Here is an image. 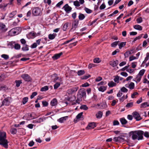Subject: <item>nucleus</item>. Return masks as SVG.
<instances>
[{
	"instance_id": "obj_27",
	"label": "nucleus",
	"mask_w": 149,
	"mask_h": 149,
	"mask_svg": "<svg viewBox=\"0 0 149 149\" xmlns=\"http://www.w3.org/2000/svg\"><path fill=\"white\" fill-rule=\"evenodd\" d=\"M22 50L23 51H27L29 50L28 46L26 45H24L22 48Z\"/></svg>"
},
{
	"instance_id": "obj_49",
	"label": "nucleus",
	"mask_w": 149,
	"mask_h": 149,
	"mask_svg": "<svg viewBox=\"0 0 149 149\" xmlns=\"http://www.w3.org/2000/svg\"><path fill=\"white\" fill-rule=\"evenodd\" d=\"M80 109H83L85 110H86L88 109V107L86 105H81L80 107Z\"/></svg>"
},
{
	"instance_id": "obj_10",
	"label": "nucleus",
	"mask_w": 149,
	"mask_h": 149,
	"mask_svg": "<svg viewBox=\"0 0 149 149\" xmlns=\"http://www.w3.org/2000/svg\"><path fill=\"white\" fill-rule=\"evenodd\" d=\"M79 23V21L78 20H75L72 24V28L71 30L74 31L77 27Z\"/></svg>"
},
{
	"instance_id": "obj_36",
	"label": "nucleus",
	"mask_w": 149,
	"mask_h": 149,
	"mask_svg": "<svg viewBox=\"0 0 149 149\" xmlns=\"http://www.w3.org/2000/svg\"><path fill=\"white\" fill-rule=\"evenodd\" d=\"M85 73V72L84 70H79L77 72V74L79 76H81L84 74Z\"/></svg>"
},
{
	"instance_id": "obj_34",
	"label": "nucleus",
	"mask_w": 149,
	"mask_h": 149,
	"mask_svg": "<svg viewBox=\"0 0 149 149\" xmlns=\"http://www.w3.org/2000/svg\"><path fill=\"white\" fill-rule=\"evenodd\" d=\"M16 31L17 30L15 29H12L10 31V32L11 33L13 34V35H15L19 33L18 32H17Z\"/></svg>"
},
{
	"instance_id": "obj_55",
	"label": "nucleus",
	"mask_w": 149,
	"mask_h": 149,
	"mask_svg": "<svg viewBox=\"0 0 149 149\" xmlns=\"http://www.w3.org/2000/svg\"><path fill=\"white\" fill-rule=\"evenodd\" d=\"M136 20L137 23L139 24L140 23L143 21L142 18L141 17L137 18Z\"/></svg>"
},
{
	"instance_id": "obj_63",
	"label": "nucleus",
	"mask_w": 149,
	"mask_h": 149,
	"mask_svg": "<svg viewBox=\"0 0 149 149\" xmlns=\"http://www.w3.org/2000/svg\"><path fill=\"white\" fill-rule=\"evenodd\" d=\"M123 95L122 92L121 91H119L117 95V96L118 97H120Z\"/></svg>"
},
{
	"instance_id": "obj_18",
	"label": "nucleus",
	"mask_w": 149,
	"mask_h": 149,
	"mask_svg": "<svg viewBox=\"0 0 149 149\" xmlns=\"http://www.w3.org/2000/svg\"><path fill=\"white\" fill-rule=\"evenodd\" d=\"M68 118V116L62 117L58 119L57 121L60 123H63L64 121H65Z\"/></svg>"
},
{
	"instance_id": "obj_51",
	"label": "nucleus",
	"mask_w": 149,
	"mask_h": 149,
	"mask_svg": "<svg viewBox=\"0 0 149 149\" xmlns=\"http://www.w3.org/2000/svg\"><path fill=\"white\" fill-rule=\"evenodd\" d=\"M100 61V60L99 58H96L93 60V62L95 63H99Z\"/></svg>"
},
{
	"instance_id": "obj_9",
	"label": "nucleus",
	"mask_w": 149,
	"mask_h": 149,
	"mask_svg": "<svg viewBox=\"0 0 149 149\" xmlns=\"http://www.w3.org/2000/svg\"><path fill=\"white\" fill-rule=\"evenodd\" d=\"M63 9H64L66 12L68 13L72 10V8L68 5V4H66L63 7Z\"/></svg>"
},
{
	"instance_id": "obj_32",
	"label": "nucleus",
	"mask_w": 149,
	"mask_h": 149,
	"mask_svg": "<svg viewBox=\"0 0 149 149\" xmlns=\"http://www.w3.org/2000/svg\"><path fill=\"white\" fill-rule=\"evenodd\" d=\"M127 97H128V96H127V95H126L125 96V95H124L122 97H121L119 99L120 101V102H122L125 99L127 98Z\"/></svg>"
},
{
	"instance_id": "obj_64",
	"label": "nucleus",
	"mask_w": 149,
	"mask_h": 149,
	"mask_svg": "<svg viewBox=\"0 0 149 149\" xmlns=\"http://www.w3.org/2000/svg\"><path fill=\"white\" fill-rule=\"evenodd\" d=\"M63 3V1H61L58 2L56 5V6L58 7H60V6Z\"/></svg>"
},
{
	"instance_id": "obj_48",
	"label": "nucleus",
	"mask_w": 149,
	"mask_h": 149,
	"mask_svg": "<svg viewBox=\"0 0 149 149\" xmlns=\"http://www.w3.org/2000/svg\"><path fill=\"white\" fill-rule=\"evenodd\" d=\"M82 100L81 98L80 97V96H77V99L75 101L77 104H79L80 102Z\"/></svg>"
},
{
	"instance_id": "obj_6",
	"label": "nucleus",
	"mask_w": 149,
	"mask_h": 149,
	"mask_svg": "<svg viewBox=\"0 0 149 149\" xmlns=\"http://www.w3.org/2000/svg\"><path fill=\"white\" fill-rule=\"evenodd\" d=\"M10 98L8 97L5 98L3 100L2 105H8L10 103Z\"/></svg>"
},
{
	"instance_id": "obj_31",
	"label": "nucleus",
	"mask_w": 149,
	"mask_h": 149,
	"mask_svg": "<svg viewBox=\"0 0 149 149\" xmlns=\"http://www.w3.org/2000/svg\"><path fill=\"white\" fill-rule=\"evenodd\" d=\"M120 121L122 124L123 125L126 124L127 122V120L124 118H120Z\"/></svg>"
},
{
	"instance_id": "obj_17",
	"label": "nucleus",
	"mask_w": 149,
	"mask_h": 149,
	"mask_svg": "<svg viewBox=\"0 0 149 149\" xmlns=\"http://www.w3.org/2000/svg\"><path fill=\"white\" fill-rule=\"evenodd\" d=\"M57 101L56 99L54 98L51 102L50 104L52 106H55L57 104Z\"/></svg>"
},
{
	"instance_id": "obj_3",
	"label": "nucleus",
	"mask_w": 149,
	"mask_h": 149,
	"mask_svg": "<svg viewBox=\"0 0 149 149\" xmlns=\"http://www.w3.org/2000/svg\"><path fill=\"white\" fill-rule=\"evenodd\" d=\"M41 13V9L38 7L33 8L32 10V14L34 15L35 16L40 15Z\"/></svg>"
},
{
	"instance_id": "obj_57",
	"label": "nucleus",
	"mask_w": 149,
	"mask_h": 149,
	"mask_svg": "<svg viewBox=\"0 0 149 149\" xmlns=\"http://www.w3.org/2000/svg\"><path fill=\"white\" fill-rule=\"evenodd\" d=\"M37 93L36 92H33L30 96L31 98V99L33 98L35 96H36L37 95Z\"/></svg>"
},
{
	"instance_id": "obj_21",
	"label": "nucleus",
	"mask_w": 149,
	"mask_h": 149,
	"mask_svg": "<svg viewBox=\"0 0 149 149\" xmlns=\"http://www.w3.org/2000/svg\"><path fill=\"white\" fill-rule=\"evenodd\" d=\"M127 85H125V86L127 87ZM128 87L130 89H134V84L133 82H131L128 85Z\"/></svg>"
},
{
	"instance_id": "obj_50",
	"label": "nucleus",
	"mask_w": 149,
	"mask_h": 149,
	"mask_svg": "<svg viewBox=\"0 0 149 149\" xmlns=\"http://www.w3.org/2000/svg\"><path fill=\"white\" fill-rule=\"evenodd\" d=\"M28 97H25L23 99L22 103L23 104H25L28 101Z\"/></svg>"
},
{
	"instance_id": "obj_29",
	"label": "nucleus",
	"mask_w": 149,
	"mask_h": 149,
	"mask_svg": "<svg viewBox=\"0 0 149 149\" xmlns=\"http://www.w3.org/2000/svg\"><path fill=\"white\" fill-rule=\"evenodd\" d=\"M149 58V53H147L146 54V56L144 60L143 61L142 64L145 63L148 60Z\"/></svg>"
},
{
	"instance_id": "obj_2",
	"label": "nucleus",
	"mask_w": 149,
	"mask_h": 149,
	"mask_svg": "<svg viewBox=\"0 0 149 149\" xmlns=\"http://www.w3.org/2000/svg\"><path fill=\"white\" fill-rule=\"evenodd\" d=\"M6 132L0 131V145L7 148L8 147V142L6 139Z\"/></svg>"
},
{
	"instance_id": "obj_7",
	"label": "nucleus",
	"mask_w": 149,
	"mask_h": 149,
	"mask_svg": "<svg viewBox=\"0 0 149 149\" xmlns=\"http://www.w3.org/2000/svg\"><path fill=\"white\" fill-rule=\"evenodd\" d=\"M21 77L25 81L29 82L31 81V77L29 75L27 74H22L21 76Z\"/></svg>"
},
{
	"instance_id": "obj_13",
	"label": "nucleus",
	"mask_w": 149,
	"mask_h": 149,
	"mask_svg": "<svg viewBox=\"0 0 149 149\" xmlns=\"http://www.w3.org/2000/svg\"><path fill=\"white\" fill-rule=\"evenodd\" d=\"M118 63V60L112 61L109 63L110 65L113 67H115L117 66Z\"/></svg>"
},
{
	"instance_id": "obj_60",
	"label": "nucleus",
	"mask_w": 149,
	"mask_h": 149,
	"mask_svg": "<svg viewBox=\"0 0 149 149\" xmlns=\"http://www.w3.org/2000/svg\"><path fill=\"white\" fill-rule=\"evenodd\" d=\"M106 82L105 81H101L97 84V86L101 85H105L106 84Z\"/></svg>"
},
{
	"instance_id": "obj_26",
	"label": "nucleus",
	"mask_w": 149,
	"mask_h": 149,
	"mask_svg": "<svg viewBox=\"0 0 149 149\" xmlns=\"http://www.w3.org/2000/svg\"><path fill=\"white\" fill-rule=\"evenodd\" d=\"M107 89V86H101L98 88V89L100 91L104 92Z\"/></svg>"
},
{
	"instance_id": "obj_23",
	"label": "nucleus",
	"mask_w": 149,
	"mask_h": 149,
	"mask_svg": "<svg viewBox=\"0 0 149 149\" xmlns=\"http://www.w3.org/2000/svg\"><path fill=\"white\" fill-rule=\"evenodd\" d=\"M56 36V33H53L52 34H49L48 35V38L50 40L54 39Z\"/></svg>"
},
{
	"instance_id": "obj_46",
	"label": "nucleus",
	"mask_w": 149,
	"mask_h": 149,
	"mask_svg": "<svg viewBox=\"0 0 149 149\" xmlns=\"http://www.w3.org/2000/svg\"><path fill=\"white\" fill-rule=\"evenodd\" d=\"M16 86L17 87H19L20 84L22 83L21 80H16L15 81Z\"/></svg>"
},
{
	"instance_id": "obj_14",
	"label": "nucleus",
	"mask_w": 149,
	"mask_h": 149,
	"mask_svg": "<svg viewBox=\"0 0 149 149\" xmlns=\"http://www.w3.org/2000/svg\"><path fill=\"white\" fill-rule=\"evenodd\" d=\"M0 30L3 32H5L7 30L6 25L2 23H0Z\"/></svg>"
},
{
	"instance_id": "obj_1",
	"label": "nucleus",
	"mask_w": 149,
	"mask_h": 149,
	"mask_svg": "<svg viewBox=\"0 0 149 149\" xmlns=\"http://www.w3.org/2000/svg\"><path fill=\"white\" fill-rule=\"evenodd\" d=\"M144 132L142 130H136L132 131L130 132V135L132 136V139L135 140L137 139L138 140H142L143 139V135Z\"/></svg>"
},
{
	"instance_id": "obj_53",
	"label": "nucleus",
	"mask_w": 149,
	"mask_h": 149,
	"mask_svg": "<svg viewBox=\"0 0 149 149\" xmlns=\"http://www.w3.org/2000/svg\"><path fill=\"white\" fill-rule=\"evenodd\" d=\"M60 84L59 82H57L54 85V89H56L60 86Z\"/></svg>"
},
{
	"instance_id": "obj_38",
	"label": "nucleus",
	"mask_w": 149,
	"mask_h": 149,
	"mask_svg": "<svg viewBox=\"0 0 149 149\" xmlns=\"http://www.w3.org/2000/svg\"><path fill=\"white\" fill-rule=\"evenodd\" d=\"M108 85L109 87H112L115 86L116 85V84L112 81L109 83Z\"/></svg>"
},
{
	"instance_id": "obj_54",
	"label": "nucleus",
	"mask_w": 149,
	"mask_h": 149,
	"mask_svg": "<svg viewBox=\"0 0 149 149\" xmlns=\"http://www.w3.org/2000/svg\"><path fill=\"white\" fill-rule=\"evenodd\" d=\"M1 57L2 58H4L5 60H7L9 58L8 55L5 54H3L2 55Z\"/></svg>"
},
{
	"instance_id": "obj_61",
	"label": "nucleus",
	"mask_w": 149,
	"mask_h": 149,
	"mask_svg": "<svg viewBox=\"0 0 149 149\" xmlns=\"http://www.w3.org/2000/svg\"><path fill=\"white\" fill-rule=\"evenodd\" d=\"M144 136L147 138L149 137V132H145L144 133Z\"/></svg>"
},
{
	"instance_id": "obj_4",
	"label": "nucleus",
	"mask_w": 149,
	"mask_h": 149,
	"mask_svg": "<svg viewBox=\"0 0 149 149\" xmlns=\"http://www.w3.org/2000/svg\"><path fill=\"white\" fill-rule=\"evenodd\" d=\"M78 87L76 86L68 89L67 92L69 94H72L75 93L78 89Z\"/></svg>"
},
{
	"instance_id": "obj_35",
	"label": "nucleus",
	"mask_w": 149,
	"mask_h": 149,
	"mask_svg": "<svg viewBox=\"0 0 149 149\" xmlns=\"http://www.w3.org/2000/svg\"><path fill=\"white\" fill-rule=\"evenodd\" d=\"M138 59V57H136V56L132 55L129 58V61H131L137 59Z\"/></svg>"
},
{
	"instance_id": "obj_5",
	"label": "nucleus",
	"mask_w": 149,
	"mask_h": 149,
	"mask_svg": "<svg viewBox=\"0 0 149 149\" xmlns=\"http://www.w3.org/2000/svg\"><path fill=\"white\" fill-rule=\"evenodd\" d=\"M132 114L136 120L139 121L142 118L138 112L136 111L134 112Z\"/></svg>"
},
{
	"instance_id": "obj_56",
	"label": "nucleus",
	"mask_w": 149,
	"mask_h": 149,
	"mask_svg": "<svg viewBox=\"0 0 149 149\" xmlns=\"http://www.w3.org/2000/svg\"><path fill=\"white\" fill-rule=\"evenodd\" d=\"M85 10L86 12L88 13H91L92 12V10L89 9L87 8H85Z\"/></svg>"
},
{
	"instance_id": "obj_16",
	"label": "nucleus",
	"mask_w": 149,
	"mask_h": 149,
	"mask_svg": "<svg viewBox=\"0 0 149 149\" xmlns=\"http://www.w3.org/2000/svg\"><path fill=\"white\" fill-rule=\"evenodd\" d=\"M142 78V77L139 75L137 74L135 78L133 79V80L136 82V83L139 82Z\"/></svg>"
},
{
	"instance_id": "obj_22",
	"label": "nucleus",
	"mask_w": 149,
	"mask_h": 149,
	"mask_svg": "<svg viewBox=\"0 0 149 149\" xmlns=\"http://www.w3.org/2000/svg\"><path fill=\"white\" fill-rule=\"evenodd\" d=\"M133 27L135 29L139 31H141L142 29V27L139 25L137 24L134 25L133 26Z\"/></svg>"
},
{
	"instance_id": "obj_15",
	"label": "nucleus",
	"mask_w": 149,
	"mask_h": 149,
	"mask_svg": "<svg viewBox=\"0 0 149 149\" xmlns=\"http://www.w3.org/2000/svg\"><path fill=\"white\" fill-rule=\"evenodd\" d=\"M96 126V125L95 123H91L89 124L87 128L88 129H93Z\"/></svg>"
},
{
	"instance_id": "obj_28",
	"label": "nucleus",
	"mask_w": 149,
	"mask_h": 149,
	"mask_svg": "<svg viewBox=\"0 0 149 149\" xmlns=\"http://www.w3.org/2000/svg\"><path fill=\"white\" fill-rule=\"evenodd\" d=\"M73 4L76 7H79L81 3L78 0H76L74 1L73 2Z\"/></svg>"
},
{
	"instance_id": "obj_12",
	"label": "nucleus",
	"mask_w": 149,
	"mask_h": 149,
	"mask_svg": "<svg viewBox=\"0 0 149 149\" xmlns=\"http://www.w3.org/2000/svg\"><path fill=\"white\" fill-rule=\"evenodd\" d=\"M36 36V33L34 32H30L26 35V37L28 39L33 38Z\"/></svg>"
},
{
	"instance_id": "obj_43",
	"label": "nucleus",
	"mask_w": 149,
	"mask_h": 149,
	"mask_svg": "<svg viewBox=\"0 0 149 149\" xmlns=\"http://www.w3.org/2000/svg\"><path fill=\"white\" fill-rule=\"evenodd\" d=\"M133 103L132 102H130L127 104L126 107L128 109L132 107L133 106Z\"/></svg>"
},
{
	"instance_id": "obj_41",
	"label": "nucleus",
	"mask_w": 149,
	"mask_h": 149,
	"mask_svg": "<svg viewBox=\"0 0 149 149\" xmlns=\"http://www.w3.org/2000/svg\"><path fill=\"white\" fill-rule=\"evenodd\" d=\"M79 19L80 20H82L85 17L84 15L80 13L79 16Z\"/></svg>"
},
{
	"instance_id": "obj_24",
	"label": "nucleus",
	"mask_w": 149,
	"mask_h": 149,
	"mask_svg": "<svg viewBox=\"0 0 149 149\" xmlns=\"http://www.w3.org/2000/svg\"><path fill=\"white\" fill-rule=\"evenodd\" d=\"M102 114L103 113L102 111H98L96 115V118H101L102 117Z\"/></svg>"
},
{
	"instance_id": "obj_42",
	"label": "nucleus",
	"mask_w": 149,
	"mask_h": 149,
	"mask_svg": "<svg viewBox=\"0 0 149 149\" xmlns=\"http://www.w3.org/2000/svg\"><path fill=\"white\" fill-rule=\"evenodd\" d=\"M48 89V87L47 86H45L42 87L40 89V91L42 92L45 91Z\"/></svg>"
},
{
	"instance_id": "obj_52",
	"label": "nucleus",
	"mask_w": 149,
	"mask_h": 149,
	"mask_svg": "<svg viewBox=\"0 0 149 149\" xmlns=\"http://www.w3.org/2000/svg\"><path fill=\"white\" fill-rule=\"evenodd\" d=\"M14 48L16 49H19L20 48V45L18 44H16L15 45Z\"/></svg>"
},
{
	"instance_id": "obj_30",
	"label": "nucleus",
	"mask_w": 149,
	"mask_h": 149,
	"mask_svg": "<svg viewBox=\"0 0 149 149\" xmlns=\"http://www.w3.org/2000/svg\"><path fill=\"white\" fill-rule=\"evenodd\" d=\"M148 106H149V105L148 104V103L147 102H145L141 104V108H146Z\"/></svg>"
},
{
	"instance_id": "obj_8",
	"label": "nucleus",
	"mask_w": 149,
	"mask_h": 149,
	"mask_svg": "<svg viewBox=\"0 0 149 149\" xmlns=\"http://www.w3.org/2000/svg\"><path fill=\"white\" fill-rule=\"evenodd\" d=\"M52 79L54 82L56 81L57 80L58 81H61V79L60 77H59L57 76V74H54L52 76Z\"/></svg>"
},
{
	"instance_id": "obj_62",
	"label": "nucleus",
	"mask_w": 149,
	"mask_h": 149,
	"mask_svg": "<svg viewBox=\"0 0 149 149\" xmlns=\"http://www.w3.org/2000/svg\"><path fill=\"white\" fill-rule=\"evenodd\" d=\"M119 77L117 76L114 79V80L115 82L118 83V81L119 80Z\"/></svg>"
},
{
	"instance_id": "obj_11",
	"label": "nucleus",
	"mask_w": 149,
	"mask_h": 149,
	"mask_svg": "<svg viewBox=\"0 0 149 149\" xmlns=\"http://www.w3.org/2000/svg\"><path fill=\"white\" fill-rule=\"evenodd\" d=\"M77 96H80L81 98L83 97H86V92L84 91H79L77 95Z\"/></svg>"
},
{
	"instance_id": "obj_47",
	"label": "nucleus",
	"mask_w": 149,
	"mask_h": 149,
	"mask_svg": "<svg viewBox=\"0 0 149 149\" xmlns=\"http://www.w3.org/2000/svg\"><path fill=\"white\" fill-rule=\"evenodd\" d=\"M119 42V41H117L113 42L111 44V46L112 47H116Z\"/></svg>"
},
{
	"instance_id": "obj_37",
	"label": "nucleus",
	"mask_w": 149,
	"mask_h": 149,
	"mask_svg": "<svg viewBox=\"0 0 149 149\" xmlns=\"http://www.w3.org/2000/svg\"><path fill=\"white\" fill-rule=\"evenodd\" d=\"M17 13V11H13L11 13H10L9 15V17L10 18H12Z\"/></svg>"
},
{
	"instance_id": "obj_33",
	"label": "nucleus",
	"mask_w": 149,
	"mask_h": 149,
	"mask_svg": "<svg viewBox=\"0 0 149 149\" xmlns=\"http://www.w3.org/2000/svg\"><path fill=\"white\" fill-rule=\"evenodd\" d=\"M125 42H123L118 44L119 48L120 49H121L124 46L126 45Z\"/></svg>"
},
{
	"instance_id": "obj_20",
	"label": "nucleus",
	"mask_w": 149,
	"mask_h": 149,
	"mask_svg": "<svg viewBox=\"0 0 149 149\" xmlns=\"http://www.w3.org/2000/svg\"><path fill=\"white\" fill-rule=\"evenodd\" d=\"M70 23L69 22H67L64 24L63 27V31H66L69 26L70 25Z\"/></svg>"
},
{
	"instance_id": "obj_58",
	"label": "nucleus",
	"mask_w": 149,
	"mask_h": 149,
	"mask_svg": "<svg viewBox=\"0 0 149 149\" xmlns=\"http://www.w3.org/2000/svg\"><path fill=\"white\" fill-rule=\"evenodd\" d=\"M95 65L93 63H90L89 64L88 66V68L89 69H91L93 67H95Z\"/></svg>"
},
{
	"instance_id": "obj_44",
	"label": "nucleus",
	"mask_w": 149,
	"mask_h": 149,
	"mask_svg": "<svg viewBox=\"0 0 149 149\" xmlns=\"http://www.w3.org/2000/svg\"><path fill=\"white\" fill-rule=\"evenodd\" d=\"M120 91H121L122 92L126 93L127 92L128 90L125 87H123L121 88Z\"/></svg>"
},
{
	"instance_id": "obj_59",
	"label": "nucleus",
	"mask_w": 149,
	"mask_h": 149,
	"mask_svg": "<svg viewBox=\"0 0 149 149\" xmlns=\"http://www.w3.org/2000/svg\"><path fill=\"white\" fill-rule=\"evenodd\" d=\"M137 62H133L132 63V67L133 68H134L136 66Z\"/></svg>"
},
{
	"instance_id": "obj_45",
	"label": "nucleus",
	"mask_w": 149,
	"mask_h": 149,
	"mask_svg": "<svg viewBox=\"0 0 149 149\" xmlns=\"http://www.w3.org/2000/svg\"><path fill=\"white\" fill-rule=\"evenodd\" d=\"M145 70L144 69H142L139 72V74H138V75L141 76V77L143 75L145 72Z\"/></svg>"
},
{
	"instance_id": "obj_19",
	"label": "nucleus",
	"mask_w": 149,
	"mask_h": 149,
	"mask_svg": "<svg viewBox=\"0 0 149 149\" xmlns=\"http://www.w3.org/2000/svg\"><path fill=\"white\" fill-rule=\"evenodd\" d=\"M62 54V52H61L58 54H56L52 57V58L54 60L60 58V56Z\"/></svg>"
},
{
	"instance_id": "obj_25",
	"label": "nucleus",
	"mask_w": 149,
	"mask_h": 149,
	"mask_svg": "<svg viewBox=\"0 0 149 149\" xmlns=\"http://www.w3.org/2000/svg\"><path fill=\"white\" fill-rule=\"evenodd\" d=\"M43 121V119L42 118H40L38 119L33 121V123H40Z\"/></svg>"
},
{
	"instance_id": "obj_40",
	"label": "nucleus",
	"mask_w": 149,
	"mask_h": 149,
	"mask_svg": "<svg viewBox=\"0 0 149 149\" xmlns=\"http://www.w3.org/2000/svg\"><path fill=\"white\" fill-rule=\"evenodd\" d=\"M10 132L12 134H15L17 132V130L15 128H12L10 130Z\"/></svg>"
},
{
	"instance_id": "obj_39",
	"label": "nucleus",
	"mask_w": 149,
	"mask_h": 149,
	"mask_svg": "<svg viewBox=\"0 0 149 149\" xmlns=\"http://www.w3.org/2000/svg\"><path fill=\"white\" fill-rule=\"evenodd\" d=\"M83 112H81L79 113L76 116V118L77 119H80V118H82Z\"/></svg>"
}]
</instances>
